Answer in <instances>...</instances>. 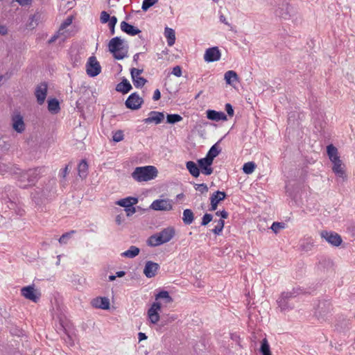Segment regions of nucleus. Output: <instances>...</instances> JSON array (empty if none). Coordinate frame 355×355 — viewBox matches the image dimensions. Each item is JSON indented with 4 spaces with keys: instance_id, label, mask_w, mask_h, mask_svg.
I'll return each mask as SVG.
<instances>
[{
    "instance_id": "nucleus-1",
    "label": "nucleus",
    "mask_w": 355,
    "mask_h": 355,
    "mask_svg": "<svg viewBox=\"0 0 355 355\" xmlns=\"http://www.w3.org/2000/svg\"><path fill=\"white\" fill-rule=\"evenodd\" d=\"M44 167H37L22 171L17 167V173H13L18 186L21 189H27L34 185L44 172Z\"/></svg>"
},
{
    "instance_id": "nucleus-2",
    "label": "nucleus",
    "mask_w": 355,
    "mask_h": 355,
    "mask_svg": "<svg viewBox=\"0 0 355 355\" xmlns=\"http://www.w3.org/2000/svg\"><path fill=\"white\" fill-rule=\"evenodd\" d=\"M304 293V290L300 287L293 288L291 291L282 292L277 300L278 307L282 311L292 310L295 305L293 303L291 302V300Z\"/></svg>"
},
{
    "instance_id": "nucleus-3",
    "label": "nucleus",
    "mask_w": 355,
    "mask_h": 355,
    "mask_svg": "<svg viewBox=\"0 0 355 355\" xmlns=\"http://www.w3.org/2000/svg\"><path fill=\"white\" fill-rule=\"evenodd\" d=\"M110 52L116 60H123L128 57V46L120 37H114L108 44Z\"/></svg>"
},
{
    "instance_id": "nucleus-4",
    "label": "nucleus",
    "mask_w": 355,
    "mask_h": 355,
    "mask_svg": "<svg viewBox=\"0 0 355 355\" xmlns=\"http://www.w3.org/2000/svg\"><path fill=\"white\" fill-rule=\"evenodd\" d=\"M174 236V228L168 227L159 232L151 235L147 240V244L150 247H157L170 241Z\"/></svg>"
},
{
    "instance_id": "nucleus-5",
    "label": "nucleus",
    "mask_w": 355,
    "mask_h": 355,
    "mask_svg": "<svg viewBox=\"0 0 355 355\" xmlns=\"http://www.w3.org/2000/svg\"><path fill=\"white\" fill-rule=\"evenodd\" d=\"M157 169L154 166L136 167L132 173V178L137 182H147L157 176Z\"/></svg>"
},
{
    "instance_id": "nucleus-6",
    "label": "nucleus",
    "mask_w": 355,
    "mask_h": 355,
    "mask_svg": "<svg viewBox=\"0 0 355 355\" xmlns=\"http://www.w3.org/2000/svg\"><path fill=\"white\" fill-rule=\"evenodd\" d=\"M296 12V9L289 3L288 0H283L277 5L275 10V16L282 20L291 19Z\"/></svg>"
},
{
    "instance_id": "nucleus-7",
    "label": "nucleus",
    "mask_w": 355,
    "mask_h": 355,
    "mask_svg": "<svg viewBox=\"0 0 355 355\" xmlns=\"http://www.w3.org/2000/svg\"><path fill=\"white\" fill-rule=\"evenodd\" d=\"M0 198L2 203L7 205L10 202L17 200V190L13 186L6 185L0 189Z\"/></svg>"
},
{
    "instance_id": "nucleus-8",
    "label": "nucleus",
    "mask_w": 355,
    "mask_h": 355,
    "mask_svg": "<svg viewBox=\"0 0 355 355\" xmlns=\"http://www.w3.org/2000/svg\"><path fill=\"white\" fill-rule=\"evenodd\" d=\"M86 71L90 77H95L101 72V67L95 56L89 58L86 64Z\"/></svg>"
},
{
    "instance_id": "nucleus-9",
    "label": "nucleus",
    "mask_w": 355,
    "mask_h": 355,
    "mask_svg": "<svg viewBox=\"0 0 355 355\" xmlns=\"http://www.w3.org/2000/svg\"><path fill=\"white\" fill-rule=\"evenodd\" d=\"M320 236L327 243L334 247L339 246L343 241L341 236L334 232L322 231L320 233Z\"/></svg>"
},
{
    "instance_id": "nucleus-10",
    "label": "nucleus",
    "mask_w": 355,
    "mask_h": 355,
    "mask_svg": "<svg viewBox=\"0 0 355 355\" xmlns=\"http://www.w3.org/2000/svg\"><path fill=\"white\" fill-rule=\"evenodd\" d=\"M143 103V98L137 92L131 94L125 102L126 107L132 110L139 109Z\"/></svg>"
},
{
    "instance_id": "nucleus-11",
    "label": "nucleus",
    "mask_w": 355,
    "mask_h": 355,
    "mask_svg": "<svg viewBox=\"0 0 355 355\" xmlns=\"http://www.w3.org/2000/svg\"><path fill=\"white\" fill-rule=\"evenodd\" d=\"M142 72L143 69L136 68H132L130 69L131 78L134 86L137 88H141L147 82L146 78L140 76Z\"/></svg>"
},
{
    "instance_id": "nucleus-12",
    "label": "nucleus",
    "mask_w": 355,
    "mask_h": 355,
    "mask_svg": "<svg viewBox=\"0 0 355 355\" xmlns=\"http://www.w3.org/2000/svg\"><path fill=\"white\" fill-rule=\"evenodd\" d=\"M150 208L155 211H170L173 205L168 199H157L151 203Z\"/></svg>"
},
{
    "instance_id": "nucleus-13",
    "label": "nucleus",
    "mask_w": 355,
    "mask_h": 355,
    "mask_svg": "<svg viewBox=\"0 0 355 355\" xmlns=\"http://www.w3.org/2000/svg\"><path fill=\"white\" fill-rule=\"evenodd\" d=\"M221 53L217 46L207 49L204 54V60L207 62H213L220 59Z\"/></svg>"
},
{
    "instance_id": "nucleus-14",
    "label": "nucleus",
    "mask_w": 355,
    "mask_h": 355,
    "mask_svg": "<svg viewBox=\"0 0 355 355\" xmlns=\"http://www.w3.org/2000/svg\"><path fill=\"white\" fill-rule=\"evenodd\" d=\"M161 304L155 302L148 311V317L150 322L153 324H157L159 320V311L161 310Z\"/></svg>"
},
{
    "instance_id": "nucleus-15",
    "label": "nucleus",
    "mask_w": 355,
    "mask_h": 355,
    "mask_svg": "<svg viewBox=\"0 0 355 355\" xmlns=\"http://www.w3.org/2000/svg\"><path fill=\"white\" fill-rule=\"evenodd\" d=\"M21 294L26 299L37 302L40 299V295H37L34 286H28L21 289Z\"/></svg>"
},
{
    "instance_id": "nucleus-16",
    "label": "nucleus",
    "mask_w": 355,
    "mask_h": 355,
    "mask_svg": "<svg viewBox=\"0 0 355 355\" xmlns=\"http://www.w3.org/2000/svg\"><path fill=\"white\" fill-rule=\"evenodd\" d=\"M12 128L19 133H21L25 130L24 119L19 113L12 116Z\"/></svg>"
},
{
    "instance_id": "nucleus-17",
    "label": "nucleus",
    "mask_w": 355,
    "mask_h": 355,
    "mask_svg": "<svg viewBox=\"0 0 355 355\" xmlns=\"http://www.w3.org/2000/svg\"><path fill=\"white\" fill-rule=\"evenodd\" d=\"M159 269V266L158 263L153 262L151 261H148L146 263L144 273L148 278L153 277L156 275L157 271Z\"/></svg>"
},
{
    "instance_id": "nucleus-18",
    "label": "nucleus",
    "mask_w": 355,
    "mask_h": 355,
    "mask_svg": "<svg viewBox=\"0 0 355 355\" xmlns=\"http://www.w3.org/2000/svg\"><path fill=\"white\" fill-rule=\"evenodd\" d=\"M46 94L47 85L46 83H41L36 87L35 94L39 105H42L44 103Z\"/></svg>"
},
{
    "instance_id": "nucleus-19",
    "label": "nucleus",
    "mask_w": 355,
    "mask_h": 355,
    "mask_svg": "<svg viewBox=\"0 0 355 355\" xmlns=\"http://www.w3.org/2000/svg\"><path fill=\"white\" fill-rule=\"evenodd\" d=\"M164 114L163 112H157V111H151L148 114V117L144 119V123L149 124L151 123H155V124H159L162 123L164 120Z\"/></svg>"
},
{
    "instance_id": "nucleus-20",
    "label": "nucleus",
    "mask_w": 355,
    "mask_h": 355,
    "mask_svg": "<svg viewBox=\"0 0 355 355\" xmlns=\"http://www.w3.org/2000/svg\"><path fill=\"white\" fill-rule=\"evenodd\" d=\"M94 308L107 310L110 309V300L106 297H98L92 300L91 302Z\"/></svg>"
},
{
    "instance_id": "nucleus-21",
    "label": "nucleus",
    "mask_w": 355,
    "mask_h": 355,
    "mask_svg": "<svg viewBox=\"0 0 355 355\" xmlns=\"http://www.w3.org/2000/svg\"><path fill=\"white\" fill-rule=\"evenodd\" d=\"M207 118L214 121H227V115L223 112H218L214 110H207L206 112Z\"/></svg>"
},
{
    "instance_id": "nucleus-22",
    "label": "nucleus",
    "mask_w": 355,
    "mask_h": 355,
    "mask_svg": "<svg viewBox=\"0 0 355 355\" xmlns=\"http://www.w3.org/2000/svg\"><path fill=\"white\" fill-rule=\"evenodd\" d=\"M6 173L10 175L17 173V166L10 163L6 164L0 159V174L5 175Z\"/></svg>"
},
{
    "instance_id": "nucleus-23",
    "label": "nucleus",
    "mask_w": 355,
    "mask_h": 355,
    "mask_svg": "<svg viewBox=\"0 0 355 355\" xmlns=\"http://www.w3.org/2000/svg\"><path fill=\"white\" fill-rule=\"evenodd\" d=\"M121 29L123 32L130 36H135L141 33V31L134 26L123 21L120 24Z\"/></svg>"
},
{
    "instance_id": "nucleus-24",
    "label": "nucleus",
    "mask_w": 355,
    "mask_h": 355,
    "mask_svg": "<svg viewBox=\"0 0 355 355\" xmlns=\"http://www.w3.org/2000/svg\"><path fill=\"white\" fill-rule=\"evenodd\" d=\"M314 246V240L311 236H305L300 242V248L304 252L311 251Z\"/></svg>"
},
{
    "instance_id": "nucleus-25",
    "label": "nucleus",
    "mask_w": 355,
    "mask_h": 355,
    "mask_svg": "<svg viewBox=\"0 0 355 355\" xmlns=\"http://www.w3.org/2000/svg\"><path fill=\"white\" fill-rule=\"evenodd\" d=\"M132 89V87L131 84L125 78H123L121 82L118 83L116 86V90L123 94H128Z\"/></svg>"
},
{
    "instance_id": "nucleus-26",
    "label": "nucleus",
    "mask_w": 355,
    "mask_h": 355,
    "mask_svg": "<svg viewBox=\"0 0 355 355\" xmlns=\"http://www.w3.org/2000/svg\"><path fill=\"white\" fill-rule=\"evenodd\" d=\"M46 191L39 188H37L34 192L31 193L32 200L37 205L42 203V199L46 198Z\"/></svg>"
},
{
    "instance_id": "nucleus-27",
    "label": "nucleus",
    "mask_w": 355,
    "mask_h": 355,
    "mask_svg": "<svg viewBox=\"0 0 355 355\" xmlns=\"http://www.w3.org/2000/svg\"><path fill=\"white\" fill-rule=\"evenodd\" d=\"M7 207L10 210H13L16 215L19 216H22L25 214V210L22 205L19 204V202H17V200L10 202V203L7 205Z\"/></svg>"
},
{
    "instance_id": "nucleus-28",
    "label": "nucleus",
    "mask_w": 355,
    "mask_h": 355,
    "mask_svg": "<svg viewBox=\"0 0 355 355\" xmlns=\"http://www.w3.org/2000/svg\"><path fill=\"white\" fill-rule=\"evenodd\" d=\"M138 202V199L135 197H127L120 199L116 202L117 205L124 207H130V205H134Z\"/></svg>"
},
{
    "instance_id": "nucleus-29",
    "label": "nucleus",
    "mask_w": 355,
    "mask_h": 355,
    "mask_svg": "<svg viewBox=\"0 0 355 355\" xmlns=\"http://www.w3.org/2000/svg\"><path fill=\"white\" fill-rule=\"evenodd\" d=\"M224 79L227 85H232L239 80V77L234 71L230 70L225 73Z\"/></svg>"
},
{
    "instance_id": "nucleus-30",
    "label": "nucleus",
    "mask_w": 355,
    "mask_h": 355,
    "mask_svg": "<svg viewBox=\"0 0 355 355\" xmlns=\"http://www.w3.org/2000/svg\"><path fill=\"white\" fill-rule=\"evenodd\" d=\"M186 167L190 174L194 178H198L200 175V168L193 161H189L186 163Z\"/></svg>"
},
{
    "instance_id": "nucleus-31",
    "label": "nucleus",
    "mask_w": 355,
    "mask_h": 355,
    "mask_svg": "<svg viewBox=\"0 0 355 355\" xmlns=\"http://www.w3.org/2000/svg\"><path fill=\"white\" fill-rule=\"evenodd\" d=\"M164 36L167 40V44L169 46H171L175 44V33L173 28L166 27L164 29Z\"/></svg>"
},
{
    "instance_id": "nucleus-32",
    "label": "nucleus",
    "mask_w": 355,
    "mask_h": 355,
    "mask_svg": "<svg viewBox=\"0 0 355 355\" xmlns=\"http://www.w3.org/2000/svg\"><path fill=\"white\" fill-rule=\"evenodd\" d=\"M140 250L139 248L131 245L128 250L121 254V257H127L130 259L135 258L139 254Z\"/></svg>"
},
{
    "instance_id": "nucleus-33",
    "label": "nucleus",
    "mask_w": 355,
    "mask_h": 355,
    "mask_svg": "<svg viewBox=\"0 0 355 355\" xmlns=\"http://www.w3.org/2000/svg\"><path fill=\"white\" fill-rule=\"evenodd\" d=\"M194 220V214L191 209H186L183 211L182 221L187 225H191Z\"/></svg>"
},
{
    "instance_id": "nucleus-34",
    "label": "nucleus",
    "mask_w": 355,
    "mask_h": 355,
    "mask_svg": "<svg viewBox=\"0 0 355 355\" xmlns=\"http://www.w3.org/2000/svg\"><path fill=\"white\" fill-rule=\"evenodd\" d=\"M226 196L225 192L216 191L211 195L209 200L210 202H214L218 205L220 202L225 199Z\"/></svg>"
},
{
    "instance_id": "nucleus-35",
    "label": "nucleus",
    "mask_w": 355,
    "mask_h": 355,
    "mask_svg": "<svg viewBox=\"0 0 355 355\" xmlns=\"http://www.w3.org/2000/svg\"><path fill=\"white\" fill-rule=\"evenodd\" d=\"M48 110L52 114H57L60 110V103L56 98H51L48 101Z\"/></svg>"
},
{
    "instance_id": "nucleus-36",
    "label": "nucleus",
    "mask_w": 355,
    "mask_h": 355,
    "mask_svg": "<svg viewBox=\"0 0 355 355\" xmlns=\"http://www.w3.org/2000/svg\"><path fill=\"white\" fill-rule=\"evenodd\" d=\"M327 152L329 159L332 162L340 160L339 157L338 156V150L332 144L327 146Z\"/></svg>"
},
{
    "instance_id": "nucleus-37",
    "label": "nucleus",
    "mask_w": 355,
    "mask_h": 355,
    "mask_svg": "<svg viewBox=\"0 0 355 355\" xmlns=\"http://www.w3.org/2000/svg\"><path fill=\"white\" fill-rule=\"evenodd\" d=\"M78 175L81 178H85L87 175L88 164L87 162L83 159L78 166Z\"/></svg>"
},
{
    "instance_id": "nucleus-38",
    "label": "nucleus",
    "mask_w": 355,
    "mask_h": 355,
    "mask_svg": "<svg viewBox=\"0 0 355 355\" xmlns=\"http://www.w3.org/2000/svg\"><path fill=\"white\" fill-rule=\"evenodd\" d=\"M220 151L221 150L218 148L216 143L210 148L205 157L213 162L214 158L219 155Z\"/></svg>"
},
{
    "instance_id": "nucleus-39",
    "label": "nucleus",
    "mask_w": 355,
    "mask_h": 355,
    "mask_svg": "<svg viewBox=\"0 0 355 355\" xmlns=\"http://www.w3.org/2000/svg\"><path fill=\"white\" fill-rule=\"evenodd\" d=\"M161 299L164 301L166 304L173 302V298L170 296L169 293L166 291H161L155 295V300Z\"/></svg>"
},
{
    "instance_id": "nucleus-40",
    "label": "nucleus",
    "mask_w": 355,
    "mask_h": 355,
    "mask_svg": "<svg viewBox=\"0 0 355 355\" xmlns=\"http://www.w3.org/2000/svg\"><path fill=\"white\" fill-rule=\"evenodd\" d=\"M182 119L183 118L178 114H170L166 116V122L169 124H175Z\"/></svg>"
},
{
    "instance_id": "nucleus-41",
    "label": "nucleus",
    "mask_w": 355,
    "mask_h": 355,
    "mask_svg": "<svg viewBox=\"0 0 355 355\" xmlns=\"http://www.w3.org/2000/svg\"><path fill=\"white\" fill-rule=\"evenodd\" d=\"M72 21H73V16H68L66 18V19L61 24L59 31H58V33L61 34V35L64 34V29L67 27L69 26L72 24Z\"/></svg>"
},
{
    "instance_id": "nucleus-42",
    "label": "nucleus",
    "mask_w": 355,
    "mask_h": 355,
    "mask_svg": "<svg viewBox=\"0 0 355 355\" xmlns=\"http://www.w3.org/2000/svg\"><path fill=\"white\" fill-rule=\"evenodd\" d=\"M260 352L262 355H271L270 346L266 338L261 341Z\"/></svg>"
},
{
    "instance_id": "nucleus-43",
    "label": "nucleus",
    "mask_w": 355,
    "mask_h": 355,
    "mask_svg": "<svg viewBox=\"0 0 355 355\" xmlns=\"http://www.w3.org/2000/svg\"><path fill=\"white\" fill-rule=\"evenodd\" d=\"M224 220L219 219L218 220H217V225L215 226L214 229L211 230V232L216 235H220L224 228Z\"/></svg>"
},
{
    "instance_id": "nucleus-44",
    "label": "nucleus",
    "mask_w": 355,
    "mask_h": 355,
    "mask_svg": "<svg viewBox=\"0 0 355 355\" xmlns=\"http://www.w3.org/2000/svg\"><path fill=\"white\" fill-rule=\"evenodd\" d=\"M198 167L201 168V170H204V168H207V167L211 166L213 162L207 157L201 158L198 160Z\"/></svg>"
},
{
    "instance_id": "nucleus-45",
    "label": "nucleus",
    "mask_w": 355,
    "mask_h": 355,
    "mask_svg": "<svg viewBox=\"0 0 355 355\" xmlns=\"http://www.w3.org/2000/svg\"><path fill=\"white\" fill-rule=\"evenodd\" d=\"M333 162H334V167H333L334 172L336 174H337L338 175L342 177L344 175V171L343 170L342 166H341L340 159L338 160V161Z\"/></svg>"
},
{
    "instance_id": "nucleus-46",
    "label": "nucleus",
    "mask_w": 355,
    "mask_h": 355,
    "mask_svg": "<svg viewBox=\"0 0 355 355\" xmlns=\"http://www.w3.org/2000/svg\"><path fill=\"white\" fill-rule=\"evenodd\" d=\"M255 164L252 162H248L243 164V171L245 174H251L255 169Z\"/></svg>"
},
{
    "instance_id": "nucleus-47",
    "label": "nucleus",
    "mask_w": 355,
    "mask_h": 355,
    "mask_svg": "<svg viewBox=\"0 0 355 355\" xmlns=\"http://www.w3.org/2000/svg\"><path fill=\"white\" fill-rule=\"evenodd\" d=\"M159 0H144L141 6L143 11H147L150 7L154 6Z\"/></svg>"
},
{
    "instance_id": "nucleus-48",
    "label": "nucleus",
    "mask_w": 355,
    "mask_h": 355,
    "mask_svg": "<svg viewBox=\"0 0 355 355\" xmlns=\"http://www.w3.org/2000/svg\"><path fill=\"white\" fill-rule=\"evenodd\" d=\"M73 233L74 231H71L69 232L63 234L58 239L59 243L60 244H66L68 240L71 238V234Z\"/></svg>"
},
{
    "instance_id": "nucleus-49",
    "label": "nucleus",
    "mask_w": 355,
    "mask_h": 355,
    "mask_svg": "<svg viewBox=\"0 0 355 355\" xmlns=\"http://www.w3.org/2000/svg\"><path fill=\"white\" fill-rule=\"evenodd\" d=\"M124 138V135L122 130L116 131L112 136V140L114 142L121 141Z\"/></svg>"
},
{
    "instance_id": "nucleus-50",
    "label": "nucleus",
    "mask_w": 355,
    "mask_h": 355,
    "mask_svg": "<svg viewBox=\"0 0 355 355\" xmlns=\"http://www.w3.org/2000/svg\"><path fill=\"white\" fill-rule=\"evenodd\" d=\"M285 224L284 223L273 222L270 229L277 234L280 229L284 228Z\"/></svg>"
},
{
    "instance_id": "nucleus-51",
    "label": "nucleus",
    "mask_w": 355,
    "mask_h": 355,
    "mask_svg": "<svg viewBox=\"0 0 355 355\" xmlns=\"http://www.w3.org/2000/svg\"><path fill=\"white\" fill-rule=\"evenodd\" d=\"M213 220V216L211 214H205L202 218L201 225L206 226Z\"/></svg>"
},
{
    "instance_id": "nucleus-52",
    "label": "nucleus",
    "mask_w": 355,
    "mask_h": 355,
    "mask_svg": "<svg viewBox=\"0 0 355 355\" xmlns=\"http://www.w3.org/2000/svg\"><path fill=\"white\" fill-rule=\"evenodd\" d=\"M195 189L196 191H200L201 193H207L208 191V187L206 184H196Z\"/></svg>"
},
{
    "instance_id": "nucleus-53",
    "label": "nucleus",
    "mask_w": 355,
    "mask_h": 355,
    "mask_svg": "<svg viewBox=\"0 0 355 355\" xmlns=\"http://www.w3.org/2000/svg\"><path fill=\"white\" fill-rule=\"evenodd\" d=\"M112 18L110 14L106 11H102L101 12L100 20L102 24H106Z\"/></svg>"
},
{
    "instance_id": "nucleus-54",
    "label": "nucleus",
    "mask_w": 355,
    "mask_h": 355,
    "mask_svg": "<svg viewBox=\"0 0 355 355\" xmlns=\"http://www.w3.org/2000/svg\"><path fill=\"white\" fill-rule=\"evenodd\" d=\"M171 73L176 77H180L182 76V68L180 66L174 67Z\"/></svg>"
},
{
    "instance_id": "nucleus-55",
    "label": "nucleus",
    "mask_w": 355,
    "mask_h": 355,
    "mask_svg": "<svg viewBox=\"0 0 355 355\" xmlns=\"http://www.w3.org/2000/svg\"><path fill=\"white\" fill-rule=\"evenodd\" d=\"M225 111L227 112V114L230 116H233L234 114V111L233 109L232 105L230 103H226L225 104Z\"/></svg>"
},
{
    "instance_id": "nucleus-56",
    "label": "nucleus",
    "mask_w": 355,
    "mask_h": 355,
    "mask_svg": "<svg viewBox=\"0 0 355 355\" xmlns=\"http://www.w3.org/2000/svg\"><path fill=\"white\" fill-rule=\"evenodd\" d=\"M216 215L220 217V219L224 220L228 218V213L225 209L221 211H217Z\"/></svg>"
},
{
    "instance_id": "nucleus-57",
    "label": "nucleus",
    "mask_w": 355,
    "mask_h": 355,
    "mask_svg": "<svg viewBox=\"0 0 355 355\" xmlns=\"http://www.w3.org/2000/svg\"><path fill=\"white\" fill-rule=\"evenodd\" d=\"M125 211L128 216H130L136 212V209L133 205H130V207L125 208Z\"/></svg>"
},
{
    "instance_id": "nucleus-58",
    "label": "nucleus",
    "mask_w": 355,
    "mask_h": 355,
    "mask_svg": "<svg viewBox=\"0 0 355 355\" xmlns=\"http://www.w3.org/2000/svg\"><path fill=\"white\" fill-rule=\"evenodd\" d=\"M69 173V167L67 165L64 168L61 169L60 173H59V175L62 178H65V177L67 176V175Z\"/></svg>"
},
{
    "instance_id": "nucleus-59",
    "label": "nucleus",
    "mask_w": 355,
    "mask_h": 355,
    "mask_svg": "<svg viewBox=\"0 0 355 355\" xmlns=\"http://www.w3.org/2000/svg\"><path fill=\"white\" fill-rule=\"evenodd\" d=\"M117 22V18L115 16H112V18L108 21L109 28H114Z\"/></svg>"
},
{
    "instance_id": "nucleus-60",
    "label": "nucleus",
    "mask_w": 355,
    "mask_h": 355,
    "mask_svg": "<svg viewBox=\"0 0 355 355\" xmlns=\"http://www.w3.org/2000/svg\"><path fill=\"white\" fill-rule=\"evenodd\" d=\"M161 97V93L158 89H155L153 94V99L154 101H158Z\"/></svg>"
},
{
    "instance_id": "nucleus-61",
    "label": "nucleus",
    "mask_w": 355,
    "mask_h": 355,
    "mask_svg": "<svg viewBox=\"0 0 355 355\" xmlns=\"http://www.w3.org/2000/svg\"><path fill=\"white\" fill-rule=\"evenodd\" d=\"M17 1L19 5L24 6H27L31 3L32 0H15Z\"/></svg>"
},
{
    "instance_id": "nucleus-62",
    "label": "nucleus",
    "mask_w": 355,
    "mask_h": 355,
    "mask_svg": "<svg viewBox=\"0 0 355 355\" xmlns=\"http://www.w3.org/2000/svg\"><path fill=\"white\" fill-rule=\"evenodd\" d=\"M202 173L206 175H209L213 173V169L210 166L207 168H204V170L202 171Z\"/></svg>"
},
{
    "instance_id": "nucleus-63",
    "label": "nucleus",
    "mask_w": 355,
    "mask_h": 355,
    "mask_svg": "<svg viewBox=\"0 0 355 355\" xmlns=\"http://www.w3.org/2000/svg\"><path fill=\"white\" fill-rule=\"evenodd\" d=\"M8 33V29L5 26H0V34L1 35H6Z\"/></svg>"
},
{
    "instance_id": "nucleus-64",
    "label": "nucleus",
    "mask_w": 355,
    "mask_h": 355,
    "mask_svg": "<svg viewBox=\"0 0 355 355\" xmlns=\"http://www.w3.org/2000/svg\"><path fill=\"white\" fill-rule=\"evenodd\" d=\"M138 338H139V341L144 340L147 339V336L144 333L139 332L138 334Z\"/></svg>"
}]
</instances>
